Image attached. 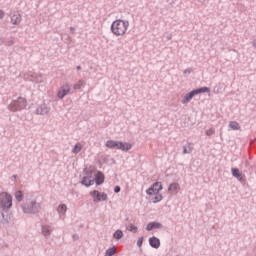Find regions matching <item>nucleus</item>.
Segmentation results:
<instances>
[{
  "mask_svg": "<svg viewBox=\"0 0 256 256\" xmlns=\"http://www.w3.org/2000/svg\"><path fill=\"white\" fill-rule=\"evenodd\" d=\"M137 245H138V247H141L143 245V237L138 239Z\"/></svg>",
  "mask_w": 256,
  "mask_h": 256,
  "instance_id": "bb28decb",
  "label": "nucleus"
},
{
  "mask_svg": "<svg viewBox=\"0 0 256 256\" xmlns=\"http://www.w3.org/2000/svg\"><path fill=\"white\" fill-rule=\"evenodd\" d=\"M80 69H81V66H77V70L80 71Z\"/></svg>",
  "mask_w": 256,
  "mask_h": 256,
  "instance_id": "473e14b6",
  "label": "nucleus"
},
{
  "mask_svg": "<svg viewBox=\"0 0 256 256\" xmlns=\"http://www.w3.org/2000/svg\"><path fill=\"white\" fill-rule=\"evenodd\" d=\"M11 21L13 25H19L21 23V14L16 13L12 16Z\"/></svg>",
  "mask_w": 256,
  "mask_h": 256,
  "instance_id": "4468645a",
  "label": "nucleus"
},
{
  "mask_svg": "<svg viewBox=\"0 0 256 256\" xmlns=\"http://www.w3.org/2000/svg\"><path fill=\"white\" fill-rule=\"evenodd\" d=\"M213 133H215V130L210 129L206 132V135H213Z\"/></svg>",
  "mask_w": 256,
  "mask_h": 256,
  "instance_id": "cd10ccee",
  "label": "nucleus"
},
{
  "mask_svg": "<svg viewBox=\"0 0 256 256\" xmlns=\"http://www.w3.org/2000/svg\"><path fill=\"white\" fill-rule=\"evenodd\" d=\"M106 147H108V149H120V151H129L133 145L127 142L123 143L115 140H108L106 142Z\"/></svg>",
  "mask_w": 256,
  "mask_h": 256,
  "instance_id": "7ed1b4c3",
  "label": "nucleus"
},
{
  "mask_svg": "<svg viewBox=\"0 0 256 256\" xmlns=\"http://www.w3.org/2000/svg\"><path fill=\"white\" fill-rule=\"evenodd\" d=\"M45 113H49V108H45V111L41 112L42 115H45Z\"/></svg>",
  "mask_w": 256,
  "mask_h": 256,
  "instance_id": "7c9ffc66",
  "label": "nucleus"
},
{
  "mask_svg": "<svg viewBox=\"0 0 256 256\" xmlns=\"http://www.w3.org/2000/svg\"><path fill=\"white\" fill-rule=\"evenodd\" d=\"M229 127L230 129H232L233 131H239V129H241V126H239V123L235 122V121H231L229 123Z\"/></svg>",
  "mask_w": 256,
  "mask_h": 256,
  "instance_id": "dca6fc26",
  "label": "nucleus"
},
{
  "mask_svg": "<svg viewBox=\"0 0 256 256\" xmlns=\"http://www.w3.org/2000/svg\"><path fill=\"white\" fill-rule=\"evenodd\" d=\"M83 85H85V81L79 80V81L74 85V89H81V88L83 87Z\"/></svg>",
  "mask_w": 256,
  "mask_h": 256,
  "instance_id": "aec40b11",
  "label": "nucleus"
},
{
  "mask_svg": "<svg viewBox=\"0 0 256 256\" xmlns=\"http://www.w3.org/2000/svg\"><path fill=\"white\" fill-rule=\"evenodd\" d=\"M184 153H187V149H184Z\"/></svg>",
  "mask_w": 256,
  "mask_h": 256,
  "instance_id": "72a5a7b5",
  "label": "nucleus"
},
{
  "mask_svg": "<svg viewBox=\"0 0 256 256\" xmlns=\"http://www.w3.org/2000/svg\"><path fill=\"white\" fill-rule=\"evenodd\" d=\"M196 95H199V93H209L211 90L209 89V87H202L200 89H196L194 90Z\"/></svg>",
  "mask_w": 256,
  "mask_h": 256,
  "instance_id": "f3484780",
  "label": "nucleus"
},
{
  "mask_svg": "<svg viewBox=\"0 0 256 256\" xmlns=\"http://www.w3.org/2000/svg\"><path fill=\"white\" fill-rule=\"evenodd\" d=\"M121 237H123V231L117 230V231L114 233V238H115V239H121Z\"/></svg>",
  "mask_w": 256,
  "mask_h": 256,
  "instance_id": "393cba45",
  "label": "nucleus"
},
{
  "mask_svg": "<svg viewBox=\"0 0 256 256\" xmlns=\"http://www.w3.org/2000/svg\"><path fill=\"white\" fill-rule=\"evenodd\" d=\"M147 231H153V229H161V223L159 222H150L147 227Z\"/></svg>",
  "mask_w": 256,
  "mask_h": 256,
  "instance_id": "f8f14e48",
  "label": "nucleus"
},
{
  "mask_svg": "<svg viewBox=\"0 0 256 256\" xmlns=\"http://www.w3.org/2000/svg\"><path fill=\"white\" fill-rule=\"evenodd\" d=\"M3 17H5V12H3V10H0V19H3Z\"/></svg>",
  "mask_w": 256,
  "mask_h": 256,
  "instance_id": "c756f323",
  "label": "nucleus"
},
{
  "mask_svg": "<svg viewBox=\"0 0 256 256\" xmlns=\"http://www.w3.org/2000/svg\"><path fill=\"white\" fill-rule=\"evenodd\" d=\"M15 198L17 199V201H23V192L17 191L15 193Z\"/></svg>",
  "mask_w": 256,
  "mask_h": 256,
  "instance_id": "4be33fe9",
  "label": "nucleus"
},
{
  "mask_svg": "<svg viewBox=\"0 0 256 256\" xmlns=\"http://www.w3.org/2000/svg\"><path fill=\"white\" fill-rule=\"evenodd\" d=\"M184 73H185V74L191 73V70H185Z\"/></svg>",
  "mask_w": 256,
  "mask_h": 256,
  "instance_id": "2f4dec72",
  "label": "nucleus"
},
{
  "mask_svg": "<svg viewBox=\"0 0 256 256\" xmlns=\"http://www.w3.org/2000/svg\"><path fill=\"white\" fill-rule=\"evenodd\" d=\"M69 91H71V86H69V84L63 85L58 91L59 99H63V97H65Z\"/></svg>",
  "mask_w": 256,
  "mask_h": 256,
  "instance_id": "6e6552de",
  "label": "nucleus"
},
{
  "mask_svg": "<svg viewBox=\"0 0 256 256\" xmlns=\"http://www.w3.org/2000/svg\"><path fill=\"white\" fill-rule=\"evenodd\" d=\"M160 191H163V184H161V182H156L146 191V193L147 195H155L152 201L154 203H159L160 201H163V195L159 193Z\"/></svg>",
  "mask_w": 256,
  "mask_h": 256,
  "instance_id": "f03ea898",
  "label": "nucleus"
},
{
  "mask_svg": "<svg viewBox=\"0 0 256 256\" xmlns=\"http://www.w3.org/2000/svg\"><path fill=\"white\" fill-rule=\"evenodd\" d=\"M195 95H197V92H195V90H193L190 93L186 94V96L182 100V103H189V101H191V99H193V97H195Z\"/></svg>",
  "mask_w": 256,
  "mask_h": 256,
  "instance_id": "ddd939ff",
  "label": "nucleus"
},
{
  "mask_svg": "<svg viewBox=\"0 0 256 256\" xmlns=\"http://www.w3.org/2000/svg\"><path fill=\"white\" fill-rule=\"evenodd\" d=\"M24 213H39L41 211V205L36 202H30L23 206Z\"/></svg>",
  "mask_w": 256,
  "mask_h": 256,
  "instance_id": "0eeeda50",
  "label": "nucleus"
},
{
  "mask_svg": "<svg viewBox=\"0 0 256 256\" xmlns=\"http://www.w3.org/2000/svg\"><path fill=\"white\" fill-rule=\"evenodd\" d=\"M0 205L3 209H9L11 205H13V197L8 193H1L0 194Z\"/></svg>",
  "mask_w": 256,
  "mask_h": 256,
  "instance_id": "20e7f679",
  "label": "nucleus"
},
{
  "mask_svg": "<svg viewBox=\"0 0 256 256\" xmlns=\"http://www.w3.org/2000/svg\"><path fill=\"white\" fill-rule=\"evenodd\" d=\"M81 183L85 187H91V185H95V180L91 179V176H84Z\"/></svg>",
  "mask_w": 256,
  "mask_h": 256,
  "instance_id": "1a4fd4ad",
  "label": "nucleus"
},
{
  "mask_svg": "<svg viewBox=\"0 0 256 256\" xmlns=\"http://www.w3.org/2000/svg\"><path fill=\"white\" fill-rule=\"evenodd\" d=\"M114 191H115V193H119V191H121V187L116 186V187L114 188Z\"/></svg>",
  "mask_w": 256,
  "mask_h": 256,
  "instance_id": "c85d7f7f",
  "label": "nucleus"
},
{
  "mask_svg": "<svg viewBox=\"0 0 256 256\" xmlns=\"http://www.w3.org/2000/svg\"><path fill=\"white\" fill-rule=\"evenodd\" d=\"M127 29H129V21L119 19L111 25V31L116 37H123L127 33Z\"/></svg>",
  "mask_w": 256,
  "mask_h": 256,
  "instance_id": "f257e3e1",
  "label": "nucleus"
},
{
  "mask_svg": "<svg viewBox=\"0 0 256 256\" xmlns=\"http://www.w3.org/2000/svg\"><path fill=\"white\" fill-rule=\"evenodd\" d=\"M81 149H82L81 143H77V144L74 146L72 152H73V153H79V152L81 151Z\"/></svg>",
  "mask_w": 256,
  "mask_h": 256,
  "instance_id": "412c9836",
  "label": "nucleus"
},
{
  "mask_svg": "<svg viewBox=\"0 0 256 256\" xmlns=\"http://www.w3.org/2000/svg\"><path fill=\"white\" fill-rule=\"evenodd\" d=\"M90 196L92 197L94 203H99L101 201H107V199H108V196L105 192H99L98 190L91 191Z\"/></svg>",
  "mask_w": 256,
  "mask_h": 256,
  "instance_id": "423d86ee",
  "label": "nucleus"
},
{
  "mask_svg": "<svg viewBox=\"0 0 256 256\" xmlns=\"http://www.w3.org/2000/svg\"><path fill=\"white\" fill-rule=\"evenodd\" d=\"M149 244L154 248V249H159L161 247V241L157 237H152L149 239Z\"/></svg>",
  "mask_w": 256,
  "mask_h": 256,
  "instance_id": "9d476101",
  "label": "nucleus"
},
{
  "mask_svg": "<svg viewBox=\"0 0 256 256\" xmlns=\"http://www.w3.org/2000/svg\"><path fill=\"white\" fill-rule=\"evenodd\" d=\"M127 231H130L131 233H137L138 228L134 226L133 224H130L126 227Z\"/></svg>",
  "mask_w": 256,
  "mask_h": 256,
  "instance_id": "6ab92c4d",
  "label": "nucleus"
},
{
  "mask_svg": "<svg viewBox=\"0 0 256 256\" xmlns=\"http://www.w3.org/2000/svg\"><path fill=\"white\" fill-rule=\"evenodd\" d=\"M25 107H27V100L23 97L18 98V100L10 104V110L12 111H21V109H25Z\"/></svg>",
  "mask_w": 256,
  "mask_h": 256,
  "instance_id": "39448f33",
  "label": "nucleus"
},
{
  "mask_svg": "<svg viewBox=\"0 0 256 256\" xmlns=\"http://www.w3.org/2000/svg\"><path fill=\"white\" fill-rule=\"evenodd\" d=\"M42 232H43V235H49V233H51V229H49V227L47 226H44L42 228Z\"/></svg>",
  "mask_w": 256,
  "mask_h": 256,
  "instance_id": "a878e982",
  "label": "nucleus"
},
{
  "mask_svg": "<svg viewBox=\"0 0 256 256\" xmlns=\"http://www.w3.org/2000/svg\"><path fill=\"white\" fill-rule=\"evenodd\" d=\"M95 182L96 185H103V183H105V175H103L101 172H97L95 175Z\"/></svg>",
  "mask_w": 256,
  "mask_h": 256,
  "instance_id": "9b49d317",
  "label": "nucleus"
},
{
  "mask_svg": "<svg viewBox=\"0 0 256 256\" xmlns=\"http://www.w3.org/2000/svg\"><path fill=\"white\" fill-rule=\"evenodd\" d=\"M67 211V205L62 204L58 207V213H65Z\"/></svg>",
  "mask_w": 256,
  "mask_h": 256,
  "instance_id": "b1692460",
  "label": "nucleus"
},
{
  "mask_svg": "<svg viewBox=\"0 0 256 256\" xmlns=\"http://www.w3.org/2000/svg\"><path fill=\"white\" fill-rule=\"evenodd\" d=\"M232 175L236 177L237 179H241V172L237 168L232 169Z\"/></svg>",
  "mask_w": 256,
  "mask_h": 256,
  "instance_id": "a211bd4d",
  "label": "nucleus"
},
{
  "mask_svg": "<svg viewBox=\"0 0 256 256\" xmlns=\"http://www.w3.org/2000/svg\"><path fill=\"white\" fill-rule=\"evenodd\" d=\"M180 187L177 183L170 184L168 191H171V193H177L179 191Z\"/></svg>",
  "mask_w": 256,
  "mask_h": 256,
  "instance_id": "2eb2a0df",
  "label": "nucleus"
},
{
  "mask_svg": "<svg viewBox=\"0 0 256 256\" xmlns=\"http://www.w3.org/2000/svg\"><path fill=\"white\" fill-rule=\"evenodd\" d=\"M115 251H116L115 247H112L106 251L105 256H113L115 255Z\"/></svg>",
  "mask_w": 256,
  "mask_h": 256,
  "instance_id": "5701e85b",
  "label": "nucleus"
}]
</instances>
